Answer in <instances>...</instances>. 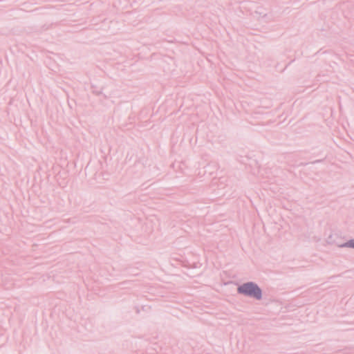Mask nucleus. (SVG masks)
Wrapping results in <instances>:
<instances>
[{
  "instance_id": "obj_1",
  "label": "nucleus",
  "mask_w": 354,
  "mask_h": 354,
  "mask_svg": "<svg viewBox=\"0 0 354 354\" xmlns=\"http://www.w3.org/2000/svg\"><path fill=\"white\" fill-rule=\"evenodd\" d=\"M238 291L240 293L252 296L256 299H260L261 297V291L260 288L252 283L243 284V286L239 287Z\"/></svg>"
},
{
  "instance_id": "obj_2",
  "label": "nucleus",
  "mask_w": 354,
  "mask_h": 354,
  "mask_svg": "<svg viewBox=\"0 0 354 354\" xmlns=\"http://www.w3.org/2000/svg\"><path fill=\"white\" fill-rule=\"evenodd\" d=\"M347 245L349 247L354 248V241H351L347 243Z\"/></svg>"
}]
</instances>
